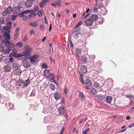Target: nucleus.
Here are the masks:
<instances>
[{
  "label": "nucleus",
  "instance_id": "f257e3e1",
  "mask_svg": "<svg viewBox=\"0 0 134 134\" xmlns=\"http://www.w3.org/2000/svg\"><path fill=\"white\" fill-rule=\"evenodd\" d=\"M24 52H22V53L24 54V56H29L31 54L30 52H31V48L29 46L27 45L25 46L23 49Z\"/></svg>",
  "mask_w": 134,
  "mask_h": 134
},
{
  "label": "nucleus",
  "instance_id": "f03ea898",
  "mask_svg": "<svg viewBox=\"0 0 134 134\" xmlns=\"http://www.w3.org/2000/svg\"><path fill=\"white\" fill-rule=\"evenodd\" d=\"M44 76L47 77H49L51 81L54 80L55 78L54 75L50 72L48 70L46 69L43 71Z\"/></svg>",
  "mask_w": 134,
  "mask_h": 134
},
{
  "label": "nucleus",
  "instance_id": "7ed1b4c3",
  "mask_svg": "<svg viewBox=\"0 0 134 134\" xmlns=\"http://www.w3.org/2000/svg\"><path fill=\"white\" fill-rule=\"evenodd\" d=\"M29 59L31 63L33 64L39 61L38 56L37 55H35L31 56L29 57Z\"/></svg>",
  "mask_w": 134,
  "mask_h": 134
},
{
  "label": "nucleus",
  "instance_id": "20e7f679",
  "mask_svg": "<svg viewBox=\"0 0 134 134\" xmlns=\"http://www.w3.org/2000/svg\"><path fill=\"white\" fill-rule=\"evenodd\" d=\"M84 83L85 85V88L87 90H90V87H91L92 85L91 81L88 79H87L85 80Z\"/></svg>",
  "mask_w": 134,
  "mask_h": 134
},
{
  "label": "nucleus",
  "instance_id": "39448f33",
  "mask_svg": "<svg viewBox=\"0 0 134 134\" xmlns=\"http://www.w3.org/2000/svg\"><path fill=\"white\" fill-rule=\"evenodd\" d=\"M23 66L26 68H27L30 66V63L26 59V58L24 59L23 62Z\"/></svg>",
  "mask_w": 134,
  "mask_h": 134
},
{
  "label": "nucleus",
  "instance_id": "423d86ee",
  "mask_svg": "<svg viewBox=\"0 0 134 134\" xmlns=\"http://www.w3.org/2000/svg\"><path fill=\"white\" fill-rule=\"evenodd\" d=\"M3 42H4L5 45L6 46H7L9 47H10V46L12 47H14V43L12 42H10L9 40L5 41L4 40L2 41Z\"/></svg>",
  "mask_w": 134,
  "mask_h": 134
},
{
  "label": "nucleus",
  "instance_id": "0eeeda50",
  "mask_svg": "<svg viewBox=\"0 0 134 134\" xmlns=\"http://www.w3.org/2000/svg\"><path fill=\"white\" fill-rule=\"evenodd\" d=\"M2 2L3 6L2 8H12V7L11 6H8V4H7L5 0H3L2 1Z\"/></svg>",
  "mask_w": 134,
  "mask_h": 134
},
{
  "label": "nucleus",
  "instance_id": "6e6552de",
  "mask_svg": "<svg viewBox=\"0 0 134 134\" xmlns=\"http://www.w3.org/2000/svg\"><path fill=\"white\" fill-rule=\"evenodd\" d=\"M105 102L108 104H111L112 102L113 99L111 96H108L106 97Z\"/></svg>",
  "mask_w": 134,
  "mask_h": 134
},
{
  "label": "nucleus",
  "instance_id": "1a4fd4ad",
  "mask_svg": "<svg viewBox=\"0 0 134 134\" xmlns=\"http://www.w3.org/2000/svg\"><path fill=\"white\" fill-rule=\"evenodd\" d=\"M25 7L28 8L31 7L33 5V2L30 0H27L25 3Z\"/></svg>",
  "mask_w": 134,
  "mask_h": 134
},
{
  "label": "nucleus",
  "instance_id": "9d476101",
  "mask_svg": "<svg viewBox=\"0 0 134 134\" xmlns=\"http://www.w3.org/2000/svg\"><path fill=\"white\" fill-rule=\"evenodd\" d=\"M18 8H23L25 7V3L23 1L20 2L17 4Z\"/></svg>",
  "mask_w": 134,
  "mask_h": 134
},
{
  "label": "nucleus",
  "instance_id": "9b49d317",
  "mask_svg": "<svg viewBox=\"0 0 134 134\" xmlns=\"http://www.w3.org/2000/svg\"><path fill=\"white\" fill-rule=\"evenodd\" d=\"M32 12H29V13H31L28 16V18L29 19H31L32 18H33L36 15V13L34 12L33 10H31Z\"/></svg>",
  "mask_w": 134,
  "mask_h": 134
},
{
  "label": "nucleus",
  "instance_id": "f8f14e48",
  "mask_svg": "<svg viewBox=\"0 0 134 134\" xmlns=\"http://www.w3.org/2000/svg\"><path fill=\"white\" fill-rule=\"evenodd\" d=\"M85 23L86 25L87 26H91L93 23L92 20L90 19H86L85 21Z\"/></svg>",
  "mask_w": 134,
  "mask_h": 134
},
{
  "label": "nucleus",
  "instance_id": "ddd939ff",
  "mask_svg": "<svg viewBox=\"0 0 134 134\" xmlns=\"http://www.w3.org/2000/svg\"><path fill=\"white\" fill-rule=\"evenodd\" d=\"M3 36L5 37V40L6 41L9 40L10 39V36L9 33L4 32Z\"/></svg>",
  "mask_w": 134,
  "mask_h": 134
},
{
  "label": "nucleus",
  "instance_id": "4468645a",
  "mask_svg": "<svg viewBox=\"0 0 134 134\" xmlns=\"http://www.w3.org/2000/svg\"><path fill=\"white\" fill-rule=\"evenodd\" d=\"M103 85V82H102L101 83H99L96 82L94 83V86L95 87L97 88H99L102 87Z\"/></svg>",
  "mask_w": 134,
  "mask_h": 134
},
{
  "label": "nucleus",
  "instance_id": "2eb2a0df",
  "mask_svg": "<svg viewBox=\"0 0 134 134\" xmlns=\"http://www.w3.org/2000/svg\"><path fill=\"white\" fill-rule=\"evenodd\" d=\"M81 72L85 74L87 71V70L86 66L85 65H83L81 66Z\"/></svg>",
  "mask_w": 134,
  "mask_h": 134
},
{
  "label": "nucleus",
  "instance_id": "dca6fc26",
  "mask_svg": "<svg viewBox=\"0 0 134 134\" xmlns=\"http://www.w3.org/2000/svg\"><path fill=\"white\" fill-rule=\"evenodd\" d=\"M97 98L99 100L102 101L105 98V96L102 94H98L97 95Z\"/></svg>",
  "mask_w": 134,
  "mask_h": 134
},
{
  "label": "nucleus",
  "instance_id": "f3484780",
  "mask_svg": "<svg viewBox=\"0 0 134 134\" xmlns=\"http://www.w3.org/2000/svg\"><path fill=\"white\" fill-rule=\"evenodd\" d=\"M91 19L93 21H96L98 18V16L96 14H93L91 16Z\"/></svg>",
  "mask_w": 134,
  "mask_h": 134
},
{
  "label": "nucleus",
  "instance_id": "a211bd4d",
  "mask_svg": "<svg viewBox=\"0 0 134 134\" xmlns=\"http://www.w3.org/2000/svg\"><path fill=\"white\" fill-rule=\"evenodd\" d=\"M21 70L19 69H16L14 71V74L16 75H19L21 74Z\"/></svg>",
  "mask_w": 134,
  "mask_h": 134
},
{
  "label": "nucleus",
  "instance_id": "6ab92c4d",
  "mask_svg": "<svg viewBox=\"0 0 134 134\" xmlns=\"http://www.w3.org/2000/svg\"><path fill=\"white\" fill-rule=\"evenodd\" d=\"M32 11L31 10H25L23 12H21V13L19 14L20 15L21 17H23L24 15V14H26L28 13L29 12H32Z\"/></svg>",
  "mask_w": 134,
  "mask_h": 134
},
{
  "label": "nucleus",
  "instance_id": "aec40b11",
  "mask_svg": "<svg viewBox=\"0 0 134 134\" xmlns=\"http://www.w3.org/2000/svg\"><path fill=\"white\" fill-rule=\"evenodd\" d=\"M54 97L55 99L57 100L60 98V96L59 93L56 92L54 94Z\"/></svg>",
  "mask_w": 134,
  "mask_h": 134
},
{
  "label": "nucleus",
  "instance_id": "412c9836",
  "mask_svg": "<svg viewBox=\"0 0 134 134\" xmlns=\"http://www.w3.org/2000/svg\"><path fill=\"white\" fill-rule=\"evenodd\" d=\"M10 29L7 27H6L4 26L3 27L2 29V31H5V32H6L7 33H9L10 32Z\"/></svg>",
  "mask_w": 134,
  "mask_h": 134
},
{
  "label": "nucleus",
  "instance_id": "4be33fe9",
  "mask_svg": "<svg viewBox=\"0 0 134 134\" xmlns=\"http://www.w3.org/2000/svg\"><path fill=\"white\" fill-rule=\"evenodd\" d=\"M59 111L60 114H63L65 112V109L63 107H60L59 109Z\"/></svg>",
  "mask_w": 134,
  "mask_h": 134
},
{
  "label": "nucleus",
  "instance_id": "5701e85b",
  "mask_svg": "<svg viewBox=\"0 0 134 134\" xmlns=\"http://www.w3.org/2000/svg\"><path fill=\"white\" fill-rule=\"evenodd\" d=\"M15 45L16 47L20 48L22 47L23 46V43L21 42H17L15 44Z\"/></svg>",
  "mask_w": 134,
  "mask_h": 134
},
{
  "label": "nucleus",
  "instance_id": "b1692460",
  "mask_svg": "<svg viewBox=\"0 0 134 134\" xmlns=\"http://www.w3.org/2000/svg\"><path fill=\"white\" fill-rule=\"evenodd\" d=\"M47 3V1H46V0H43L42 1L40 4V5L41 7H43L45 4Z\"/></svg>",
  "mask_w": 134,
  "mask_h": 134
},
{
  "label": "nucleus",
  "instance_id": "393cba45",
  "mask_svg": "<svg viewBox=\"0 0 134 134\" xmlns=\"http://www.w3.org/2000/svg\"><path fill=\"white\" fill-rule=\"evenodd\" d=\"M30 25L33 27H36L38 26V24L36 22L31 23L29 24Z\"/></svg>",
  "mask_w": 134,
  "mask_h": 134
},
{
  "label": "nucleus",
  "instance_id": "a878e982",
  "mask_svg": "<svg viewBox=\"0 0 134 134\" xmlns=\"http://www.w3.org/2000/svg\"><path fill=\"white\" fill-rule=\"evenodd\" d=\"M11 49L9 48L3 51V53L4 54L7 55L9 53Z\"/></svg>",
  "mask_w": 134,
  "mask_h": 134
},
{
  "label": "nucleus",
  "instance_id": "bb28decb",
  "mask_svg": "<svg viewBox=\"0 0 134 134\" xmlns=\"http://www.w3.org/2000/svg\"><path fill=\"white\" fill-rule=\"evenodd\" d=\"M11 67L8 66H6L4 67V70L6 72H9L10 71Z\"/></svg>",
  "mask_w": 134,
  "mask_h": 134
},
{
  "label": "nucleus",
  "instance_id": "cd10ccee",
  "mask_svg": "<svg viewBox=\"0 0 134 134\" xmlns=\"http://www.w3.org/2000/svg\"><path fill=\"white\" fill-rule=\"evenodd\" d=\"M30 82V80L29 79H27L24 82V85L25 87H26L29 83Z\"/></svg>",
  "mask_w": 134,
  "mask_h": 134
},
{
  "label": "nucleus",
  "instance_id": "c85d7f7f",
  "mask_svg": "<svg viewBox=\"0 0 134 134\" xmlns=\"http://www.w3.org/2000/svg\"><path fill=\"white\" fill-rule=\"evenodd\" d=\"M79 97L81 100H82L84 97V96L83 93L80 92L79 96Z\"/></svg>",
  "mask_w": 134,
  "mask_h": 134
},
{
  "label": "nucleus",
  "instance_id": "c756f323",
  "mask_svg": "<svg viewBox=\"0 0 134 134\" xmlns=\"http://www.w3.org/2000/svg\"><path fill=\"white\" fill-rule=\"evenodd\" d=\"M4 23V18L3 17H1L0 18V24H3Z\"/></svg>",
  "mask_w": 134,
  "mask_h": 134
},
{
  "label": "nucleus",
  "instance_id": "7c9ffc66",
  "mask_svg": "<svg viewBox=\"0 0 134 134\" xmlns=\"http://www.w3.org/2000/svg\"><path fill=\"white\" fill-rule=\"evenodd\" d=\"M16 2H15L13 4V5H11L12 7V8H18V5H16V4H17Z\"/></svg>",
  "mask_w": 134,
  "mask_h": 134
},
{
  "label": "nucleus",
  "instance_id": "2f4dec72",
  "mask_svg": "<svg viewBox=\"0 0 134 134\" xmlns=\"http://www.w3.org/2000/svg\"><path fill=\"white\" fill-rule=\"evenodd\" d=\"M23 82L22 80H18L17 82L18 85L19 86H21L23 84Z\"/></svg>",
  "mask_w": 134,
  "mask_h": 134
},
{
  "label": "nucleus",
  "instance_id": "473e14b6",
  "mask_svg": "<svg viewBox=\"0 0 134 134\" xmlns=\"http://www.w3.org/2000/svg\"><path fill=\"white\" fill-rule=\"evenodd\" d=\"M90 92L93 94H95L96 93V91L94 88H92L91 89Z\"/></svg>",
  "mask_w": 134,
  "mask_h": 134
},
{
  "label": "nucleus",
  "instance_id": "72a5a7b5",
  "mask_svg": "<svg viewBox=\"0 0 134 134\" xmlns=\"http://www.w3.org/2000/svg\"><path fill=\"white\" fill-rule=\"evenodd\" d=\"M42 68L44 69H46L48 68L47 65L45 63H43L42 64Z\"/></svg>",
  "mask_w": 134,
  "mask_h": 134
},
{
  "label": "nucleus",
  "instance_id": "f704fd0d",
  "mask_svg": "<svg viewBox=\"0 0 134 134\" xmlns=\"http://www.w3.org/2000/svg\"><path fill=\"white\" fill-rule=\"evenodd\" d=\"M20 11V9H14L13 10V12L15 14L19 13Z\"/></svg>",
  "mask_w": 134,
  "mask_h": 134
},
{
  "label": "nucleus",
  "instance_id": "c9c22d12",
  "mask_svg": "<svg viewBox=\"0 0 134 134\" xmlns=\"http://www.w3.org/2000/svg\"><path fill=\"white\" fill-rule=\"evenodd\" d=\"M12 22H9L7 24V27L10 29L11 28V26Z\"/></svg>",
  "mask_w": 134,
  "mask_h": 134
},
{
  "label": "nucleus",
  "instance_id": "e433bc0d",
  "mask_svg": "<svg viewBox=\"0 0 134 134\" xmlns=\"http://www.w3.org/2000/svg\"><path fill=\"white\" fill-rule=\"evenodd\" d=\"M76 53L78 57H79L81 54V51L79 49L76 50Z\"/></svg>",
  "mask_w": 134,
  "mask_h": 134
},
{
  "label": "nucleus",
  "instance_id": "4c0bfd02",
  "mask_svg": "<svg viewBox=\"0 0 134 134\" xmlns=\"http://www.w3.org/2000/svg\"><path fill=\"white\" fill-rule=\"evenodd\" d=\"M4 49V47L1 44H0V52H1L3 51Z\"/></svg>",
  "mask_w": 134,
  "mask_h": 134
},
{
  "label": "nucleus",
  "instance_id": "58836bf2",
  "mask_svg": "<svg viewBox=\"0 0 134 134\" xmlns=\"http://www.w3.org/2000/svg\"><path fill=\"white\" fill-rule=\"evenodd\" d=\"M30 34L31 35H34L35 34V31L34 30H31L30 32Z\"/></svg>",
  "mask_w": 134,
  "mask_h": 134
},
{
  "label": "nucleus",
  "instance_id": "ea45409f",
  "mask_svg": "<svg viewBox=\"0 0 134 134\" xmlns=\"http://www.w3.org/2000/svg\"><path fill=\"white\" fill-rule=\"evenodd\" d=\"M28 37L27 36H25L23 39V41L25 42H26L28 39Z\"/></svg>",
  "mask_w": 134,
  "mask_h": 134
},
{
  "label": "nucleus",
  "instance_id": "a19ab883",
  "mask_svg": "<svg viewBox=\"0 0 134 134\" xmlns=\"http://www.w3.org/2000/svg\"><path fill=\"white\" fill-rule=\"evenodd\" d=\"M6 12L7 14H9L12 11V9H7Z\"/></svg>",
  "mask_w": 134,
  "mask_h": 134
},
{
  "label": "nucleus",
  "instance_id": "79ce46f5",
  "mask_svg": "<svg viewBox=\"0 0 134 134\" xmlns=\"http://www.w3.org/2000/svg\"><path fill=\"white\" fill-rule=\"evenodd\" d=\"M9 58L8 57H6L3 59V61L5 63H9Z\"/></svg>",
  "mask_w": 134,
  "mask_h": 134
},
{
  "label": "nucleus",
  "instance_id": "37998d69",
  "mask_svg": "<svg viewBox=\"0 0 134 134\" xmlns=\"http://www.w3.org/2000/svg\"><path fill=\"white\" fill-rule=\"evenodd\" d=\"M37 15L39 16H41L43 14L42 12L40 10H39L37 12Z\"/></svg>",
  "mask_w": 134,
  "mask_h": 134
},
{
  "label": "nucleus",
  "instance_id": "c03bdc74",
  "mask_svg": "<svg viewBox=\"0 0 134 134\" xmlns=\"http://www.w3.org/2000/svg\"><path fill=\"white\" fill-rule=\"evenodd\" d=\"M50 88L52 90H54L55 88V87L54 85L53 84H51Z\"/></svg>",
  "mask_w": 134,
  "mask_h": 134
},
{
  "label": "nucleus",
  "instance_id": "a18cd8bd",
  "mask_svg": "<svg viewBox=\"0 0 134 134\" xmlns=\"http://www.w3.org/2000/svg\"><path fill=\"white\" fill-rule=\"evenodd\" d=\"M18 33H16L15 34L13 37V40H16L18 36Z\"/></svg>",
  "mask_w": 134,
  "mask_h": 134
},
{
  "label": "nucleus",
  "instance_id": "49530a36",
  "mask_svg": "<svg viewBox=\"0 0 134 134\" xmlns=\"http://www.w3.org/2000/svg\"><path fill=\"white\" fill-rule=\"evenodd\" d=\"M89 129H87L85 131H83L82 132V133L83 134H87V133Z\"/></svg>",
  "mask_w": 134,
  "mask_h": 134
},
{
  "label": "nucleus",
  "instance_id": "de8ad7c7",
  "mask_svg": "<svg viewBox=\"0 0 134 134\" xmlns=\"http://www.w3.org/2000/svg\"><path fill=\"white\" fill-rule=\"evenodd\" d=\"M64 94L65 95H66L67 93V89L66 88H65L64 91Z\"/></svg>",
  "mask_w": 134,
  "mask_h": 134
},
{
  "label": "nucleus",
  "instance_id": "09e8293b",
  "mask_svg": "<svg viewBox=\"0 0 134 134\" xmlns=\"http://www.w3.org/2000/svg\"><path fill=\"white\" fill-rule=\"evenodd\" d=\"M23 17V20L25 21H27V16L26 15H25Z\"/></svg>",
  "mask_w": 134,
  "mask_h": 134
},
{
  "label": "nucleus",
  "instance_id": "8fccbe9b",
  "mask_svg": "<svg viewBox=\"0 0 134 134\" xmlns=\"http://www.w3.org/2000/svg\"><path fill=\"white\" fill-rule=\"evenodd\" d=\"M82 62H85L86 60V58L84 56H83L82 58Z\"/></svg>",
  "mask_w": 134,
  "mask_h": 134
},
{
  "label": "nucleus",
  "instance_id": "3c124183",
  "mask_svg": "<svg viewBox=\"0 0 134 134\" xmlns=\"http://www.w3.org/2000/svg\"><path fill=\"white\" fill-rule=\"evenodd\" d=\"M82 23L81 21H80L79 22V23L76 25L75 27V28H76L78 27L79 26L81 25Z\"/></svg>",
  "mask_w": 134,
  "mask_h": 134
},
{
  "label": "nucleus",
  "instance_id": "603ef678",
  "mask_svg": "<svg viewBox=\"0 0 134 134\" xmlns=\"http://www.w3.org/2000/svg\"><path fill=\"white\" fill-rule=\"evenodd\" d=\"M55 3L57 4V5L59 7L61 5V2L60 1H59L58 2Z\"/></svg>",
  "mask_w": 134,
  "mask_h": 134
},
{
  "label": "nucleus",
  "instance_id": "864d4df0",
  "mask_svg": "<svg viewBox=\"0 0 134 134\" xmlns=\"http://www.w3.org/2000/svg\"><path fill=\"white\" fill-rule=\"evenodd\" d=\"M18 57H21L23 56H24V54L22 53V54H21L20 53H19L18 54Z\"/></svg>",
  "mask_w": 134,
  "mask_h": 134
},
{
  "label": "nucleus",
  "instance_id": "5fc2aeb1",
  "mask_svg": "<svg viewBox=\"0 0 134 134\" xmlns=\"http://www.w3.org/2000/svg\"><path fill=\"white\" fill-rule=\"evenodd\" d=\"M61 102L62 104H64L65 103V99L64 98H63L62 99Z\"/></svg>",
  "mask_w": 134,
  "mask_h": 134
},
{
  "label": "nucleus",
  "instance_id": "6e6d98bb",
  "mask_svg": "<svg viewBox=\"0 0 134 134\" xmlns=\"http://www.w3.org/2000/svg\"><path fill=\"white\" fill-rule=\"evenodd\" d=\"M53 48L52 47H51V48H50L49 49V52L50 54L52 53L53 52Z\"/></svg>",
  "mask_w": 134,
  "mask_h": 134
},
{
  "label": "nucleus",
  "instance_id": "4d7b16f0",
  "mask_svg": "<svg viewBox=\"0 0 134 134\" xmlns=\"http://www.w3.org/2000/svg\"><path fill=\"white\" fill-rule=\"evenodd\" d=\"M80 81L81 82L83 83V84H84V83L83 80L82 78V77L80 78Z\"/></svg>",
  "mask_w": 134,
  "mask_h": 134
},
{
  "label": "nucleus",
  "instance_id": "13d9d810",
  "mask_svg": "<svg viewBox=\"0 0 134 134\" xmlns=\"http://www.w3.org/2000/svg\"><path fill=\"white\" fill-rule=\"evenodd\" d=\"M65 129V127H62V129L61 131V132L60 133V134H63V132L64 131V130Z\"/></svg>",
  "mask_w": 134,
  "mask_h": 134
},
{
  "label": "nucleus",
  "instance_id": "bf43d9fd",
  "mask_svg": "<svg viewBox=\"0 0 134 134\" xmlns=\"http://www.w3.org/2000/svg\"><path fill=\"white\" fill-rule=\"evenodd\" d=\"M16 16L15 15H13L12 17V20H14L16 19Z\"/></svg>",
  "mask_w": 134,
  "mask_h": 134
},
{
  "label": "nucleus",
  "instance_id": "052dcab7",
  "mask_svg": "<svg viewBox=\"0 0 134 134\" xmlns=\"http://www.w3.org/2000/svg\"><path fill=\"white\" fill-rule=\"evenodd\" d=\"M90 13H88L85 16H84L83 18V19H85L86 18H87V17L88 16L90 15Z\"/></svg>",
  "mask_w": 134,
  "mask_h": 134
},
{
  "label": "nucleus",
  "instance_id": "680f3d73",
  "mask_svg": "<svg viewBox=\"0 0 134 134\" xmlns=\"http://www.w3.org/2000/svg\"><path fill=\"white\" fill-rule=\"evenodd\" d=\"M18 54H13V56L14 57L16 58H18Z\"/></svg>",
  "mask_w": 134,
  "mask_h": 134
},
{
  "label": "nucleus",
  "instance_id": "e2e57ef3",
  "mask_svg": "<svg viewBox=\"0 0 134 134\" xmlns=\"http://www.w3.org/2000/svg\"><path fill=\"white\" fill-rule=\"evenodd\" d=\"M9 62H12L13 61V59L12 57H11L10 59H9Z\"/></svg>",
  "mask_w": 134,
  "mask_h": 134
},
{
  "label": "nucleus",
  "instance_id": "0e129e2a",
  "mask_svg": "<svg viewBox=\"0 0 134 134\" xmlns=\"http://www.w3.org/2000/svg\"><path fill=\"white\" fill-rule=\"evenodd\" d=\"M52 29V24H50L49 25V31H51V30Z\"/></svg>",
  "mask_w": 134,
  "mask_h": 134
},
{
  "label": "nucleus",
  "instance_id": "69168bd1",
  "mask_svg": "<svg viewBox=\"0 0 134 134\" xmlns=\"http://www.w3.org/2000/svg\"><path fill=\"white\" fill-rule=\"evenodd\" d=\"M44 21L45 22V23L46 24H48V23L47 21V20L46 19V16H45L44 18Z\"/></svg>",
  "mask_w": 134,
  "mask_h": 134
},
{
  "label": "nucleus",
  "instance_id": "338daca9",
  "mask_svg": "<svg viewBox=\"0 0 134 134\" xmlns=\"http://www.w3.org/2000/svg\"><path fill=\"white\" fill-rule=\"evenodd\" d=\"M133 126H134V123L132 124L131 125H130L129 126V128H131Z\"/></svg>",
  "mask_w": 134,
  "mask_h": 134
},
{
  "label": "nucleus",
  "instance_id": "774afa93",
  "mask_svg": "<svg viewBox=\"0 0 134 134\" xmlns=\"http://www.w3.org/2000/svg\"><path fill=\"white\" fill-rule=\"evenodd\" d=\"M103 7V5L102 4L100 3L99 5V8H100L101 7Z\"/></svg>",
  "mask_w": 134,
  "mask_h": 134
}]
</instances>
